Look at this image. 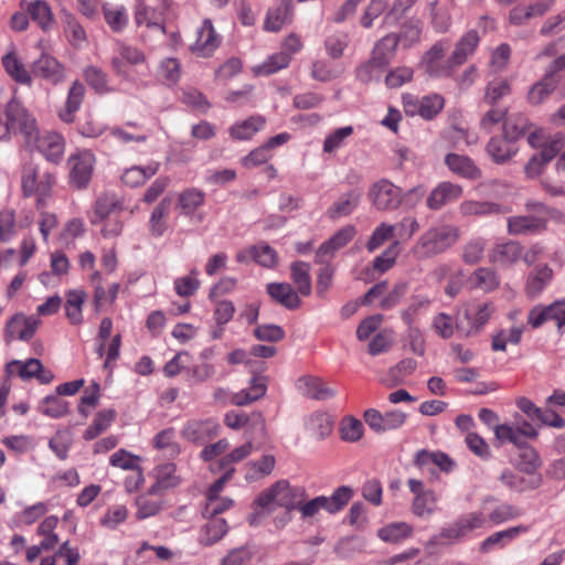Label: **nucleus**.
<instances>
[{
    "label": "nucleus",
    "instance_id": "43",
    "mask_svg": "<svg viewBox=\"0 0 565 565\" xmlns=\"http://www.w3.org/2000/svg\"><path fill=\"white\" fill-rule=\"evenodd\" d=\"M117 52L118 56H115L111 61V65L117 74H126L125 62L131 65H138L146 61L145 54L139 49L131 45L119 43Z\"/></svg>",
    "mask_w": 565,
    "mask_h": 565
},
{
    "label": "nucleus",
    "instance_id": "18",
    "mask_svg": "<svg viewBox=\"0 0 565 565\" xmlns=\"http://www.w3.org/2000/svg\"><path fill=\"white\" fill-rule=\"evenodd\" d=\"M507 226L510 235H533L546 230L547 220L534 215H515L508 218Z\"/></svg>",
    "mask_w": 565,
    "mask_h": 565
},
{
    "label": "nucleus",
    "instance_id": "25",
    "mask_svg": "<svg viewBox=\"0 0 565 565\" xmlns=\"http://www.w3.org/2000/svg\"><path fill=\"white\" fill-rule=\"evenodd\" d=\"M85 96V87L79 81H74L68 89L64 107L58 111L63 122L71 124L79 110Z\"/></svg>",
    "mask_w": 565,
    "mask_h": 565
},
{
    "label": "nucleus",
    "instance_id": "7",
    "mask_svg": "<svg viewBox=\"0 0 565 565\" xmlns=\"http://www.w3.org/2000/svg\"><path fill=\"white\" fill-rule=\"evenodd\" d=\"M369 198L376 210L393 211L403 203V190L382 179L371 186Z\"/></svg>",
    "mask_w": 565,
    "mask_h": 565
},
{
    "label": "nucleus",
    "instance_id": "62",
    "mask_svg": "<svg viewBox=\"0 0 565 565\" xmlns=\"http://www.w3.org/2000/svg\"><path fill=\"white\" fill-rule=\"evenodd\" d=\"M181 76V64L174 57L163 58L158 66V77L167 85H174Z\"/></svg>",
    "mask_w": 565,
    "mask_h": 565
},
{
    "label": "nucleus",
    "instance_id": "15",
    "mask_svg": "<svg viewBox=\"0 0 565 565\" xmlns=\"http://www.w3.org/2000/svg\"><path fill=\"white\" fill-rule=\"evenodd\" d=\"M32 74L40 77L52 85H58L66 78L65 66L54 56L43 53L32 63Z\"/></svg>",
    "mask_w": 565,
    "mask_h": 565
},
{
    "label": "nucleus",
    "instance_id": "59",
    "mask_svg": "<svg viewBox=\"0 0 565 565\" xmlns=\"http://www.w3.org/2000/svg\"><path fill=\"white\" fill-rule=\"evenodd\" d=\"M70 404L61 395H49L39 405V412L51 418H60L68 413Z\"/></svg>",
    "mask_w": 565,
    "mask_h": 565
},
{
    "label": "nucleus",
    "instance_id": "38",
    "mask_svg": "<svg viewBox=\"0 0 565 565\" xmlns=\"http://www.w3.org/2000/svg\"><path fill=\"white\" fill-rule=\"evenodd\" d=\"M516 151L518 149L515 145L505 136L493 137L487 145L488 154L498 164L508 162L516 153Z\"/></svg>",
    "mask_w": 565,
    "mask_h": 565
},
{
    "label": "nucleus",
    "instance_id": "45",
    "mask_svg": "<svg viewBox=\"0 0 565 565\" xmlns=\"http://www.w3.org/2000/svg\"><path fill=\"white\" fill-rule=\"evenodd\" d=\"M31 19L44 31L51 30L54 24V15L50 4L44 0H34L25 6Z\"/></svg>",
    "mask_w": 565,
    "mask_h": 565
},
{
    "label": "nucleus",
    "instance_id": "22",
    "mask_svg": "<svg viewBox=\"0 0 565 565\" xmlns=\"http://www.w3.org/2000/svg\"><path fill=\"white\" fill-rule=\"evenodd\" d=\"M266 291L275 302L289 310L297 309L301 305L299 292L288 282H269Z\"/></svg>",
    "mask_w": 565,
    "mask_h": 565
},
{
    "label": "nucleus",
    "instance_id": "24",
    "mask_svg": "<svg viewBox=\"0 0 565 565\" xmlns=\"http://www.w3.org/2000/svg\"><path fill=\"white\" fill-rule=\"evenodd\" d=\"M445 164L452 173L465 179L478 180L482 175L481 170L468 156L448 153L445 158Z\"/></svg>",
    "mask_w": 565,
    "mask_h": 565
},
{
    "label": "nucleus",
    "instance_id": "16",
    "mask_svg": "<svg viewBox=\"0 0 565 565\" xmlns=\"http://www.w3.org/2000/svg\"><path fill=\"white\" fill-rule=\"evenodd\" d=\"M124 210V203L115 193L105 192L95 201L89 222L93 225L102 224L103 220L119 215Z\"/></svg>",
    "mask_w": 565,
    "mask_h": 565
},
{
    "label": "nucleus",
    "instance_id": "3",
    "mask_svg": "<svg viewBox=\"0 0 565 565\" xmlns=\"http://www.w3.org/2000/svg\"><path fill=\"white\" fill-rule=\"evenodd\" d=\"M460 230L450 224H443L427 230L418 238L414 253L418 258H429L446 252L457 243Z\"/></svg>",
    "mask_w": 565,
    "mask_h": 565
},
{
    "label": "nucleus",
    "instance_id": "35",
    "mask_svg": "<svg viewBox=\"0 0 565 565\" xmlns=\"http://www.w3.org/2000/svg\"><path fill=\"white\" fill-rule=\"evenodd\" d=\"M228 524L223 518H209L201 527L199 542L204 546H211L221 541L228 532Z\"/></svg>",
    "mask_w": 565,
    "mask_h": 565
},
{
    "label": "nucleus",
    "instance_id": "39",
    "mask_svg": "<svg viewBox=\"0 0 565 565\" xmlns=\"http://www.w3.org/2000/svg\"><path fill=\"white\" fill-rule=\"evenodd\" d=\"M159 162H150L146 167H130L126 169L121 174V181L124 184L130 188L140 186L145 184L147 180L152 178L159 171Z\"/></svg>",
    "mask_w": 565,
    "mask_h": 565
},
{
    "label": "nucleus",
    "instance_id": "50",
    "mask_svg": "<svg viewBox=\"0 0 565 565\" xmlns=\"http://www.w3.org/2000/svg\"><path fill=\"white\" fill-rule=\"evenodd\" d=\"M307 430L318 439H324L331 435L333 419L328 413H313L307 420Z\"/></svg>",
    "mask_w": 565,
    "mask_h": 565
},
{
    "label": "nucleus",
    "instance_id": "26",
    "mask_svg": "<svg viewBox=\"0 0 565 565\" xmlns=\"http://www.w3.org/2000/svg\"><path fill=\"white\" fill-rule=\"evenodd\" d=\"M500 482L512 491L523 492L534 490L541 487L543 482L542 476L526 477L519 472L505 469L499 477Z\"/></svg>",
    "mask_w": 565,
    "mask_h": 565
},
{
    "label": "nucleus",
    "instance_id": "5",
    "mask_svg": "<svg viewBox=\"0 0 565 565\" xmlns=\"http://www.w3.org/2000/svg\"><path fill=\"white\" fill-rule=\"evenodd\" d=\"M353 490L349 486L337 488L331 495H319L308 502L302 501L296 510L301 514L302 519L315 516L320 510L334 514L341 511L351 500Z\"/></svg>",
    "mask_w": 565,
    "mask_h": 565
},
{
    "label": "nucleus",
    "instance_id": "52",
    "mask_svg": "<svg viewBox=\"0 0 565 565\" xmlns=\"http://www.w3.org/2000/svg\"><path fill=\"white\" fill-rule=\"evenodd\" d=\"M542 466V460L539 452L531 447L523 449L515 463V468L519 472L524 473L526 477L542 476L539 472Z\"/></svg>",
    "mask_w": 565,
    "mask_h": 565
},
{
    "label": "nucleus",
    "instance_id": "44",
    "mask_svg": "<svg viewBox=\"0 0 565 565\" xmlns=\"http://www.w3.org/2000/svg\"><path fill=\"white\" fill-rule=\"evenodd\" d=\"M154 477L156 483L150 488V493L174 488L181 482L180 477L177 475V467L174 463H163L158 466L154 470Z\"/></svg>",
    "mask_w": 565,
    "mask_h": 565
},
{
    "label": "nucleus",
    "instance_id": "30",
    "mask_svg": "<svg viewBox=\"0 0 565 565\" xmlns=\"http://www.w3.org/2000/svg\"><path fill=\"white\" fill-rule=\"evenodd\" d=\"M361 200V193L356 190H351L342 194L334 201L327 210V216L330 220H338L351 215Z\"/></svg>",
    "mask_w": 565,
    "mask_h": 565
},
{
    "label": "nucleus",
    "instance_id": "47",
    "mask_svg": "<svg viewBox=\"0 0 565 565\" xmlns=\"http://www.w3.org/2000/svg\"><path fill=\"white\" fill-rule=\"evenodd\" d=\"M562 301L555 300L548 306H535L533 307L527 316V323L533 328H540L543 323L548 320H555L558 324V313Z\"/></svg>",
    "mask_w": 565,
    "mask_h": 565
},
{
    "label": "nucleus",
    "instance_id": "19",
    "mask_svg": "<svg viewBox=\"0 0 565 565\" xmlns=\"http://www.w3.org/2000/svg\"><path fill=\"white\" fill-rule=\"evenodd\" d=\"M224 423L227 427L232 429H239L246 425H248L249 435L258 434L259 436H265L266 434V423L265 418L260 413H254L249 418L245 413L231 411L225 414Z\"/></svg>",
    "mask_w": 565,
    "mask_h": 565
},
{
    "label": "nucleus",
    "instance_id": "11",
    "mask_svg": "<svg viewBox=\"0 0 565 565\" xmlns=\"http://www.w3.org/2000/svg\"><path fill=\"white\" fill-rule=\"evenodd\" d=\"M2 126L8 128V137L17 132L30 135L35 129V120L20 102L12 99L6 107V120L2 121Z\"/></svg>",
    "mask_w": 565,
    "mask_h": 565
},
{
    "label": "nucleus",
    "instance_id": "58",
    "mask_svg": "<svg viewBox=\"0 0 565 565\" xmlns=\"http://www.w3.org/2000/svg\"><path fill=\"white\" fill-rule=\"evenodd\" d=\"M6 371L10 376L18 375L26 380L36 377V374L42 371V363L38 359H29L25 362L13 360L6 365Z\"/></svg>",
    "mask_w": 565,
    "mask_h": 565
},
{
    "label": "nucleus",
    "instance_id": "4",
    "mask_svg": "<svg viewBox=\"0 0 565 565\" xmlns=\"http://www.w3.org/2000/svg\"><path fill=\"white\" fill-rule=\"evenodd\" d=\"M56 178L51 171L40 172L32 164L25 166L22 173L21 188L24 196L35 195L36 206L44 207L51 196Z\"/></svg>",
    "mask_w": 565,
    "mask_h": 565
},
{
    "label": "nucleus",
    "instance_id": "17",
    "mask_svg": "<svg viewBox=\"0 0 565 565\" xmlns=\"http://www.w3.org/2000/svg\"><path fill=\"white\" fill-rule=\"evenodd\" d=\"M462 193L463 189L461 185L450 181H443L430 191L426 200V205L429 210L437 211L459 200Z\"/></svg>",
    "mask_w": 565,
    "mask_h": 565
},
{
    "label": "nucleus",
    "instance_id": "61",
    "mask_svg": "<svg viewBox=\"0 0 565 565\" xmlns=\"http://www.w3.org/2000/svg\"><path fill=\"white\" fill-rule=\"evenodd\" d=\"M204 200L203 191L195 188L186 189L179 194L178 207L183 214L190 215L204 203Z\"/></svg>",
    "mask_w": 565,
    "mask_h": 565
},
{
    "label": "nucleus",
    "instance_id": "53",
    "mask_svg": "<svg viewBox=\"0 0 565 565\" xmlns=\"http://www.w3.org/2000/svg\"><path fill=\"white\" fill-rule=\"evenodd\" d=\"M116 418L115 409H104L96 414L92 424L86 428L83 434L85 440H93L100 434L106 431Z\"/></svg>",
    "mask_w": 565,
    "mask_h": 565
},
{
    "label": "nucleus",
    "instance_id": "42",
    "mask_svg": "<svg viewBox=\"0 0 565 565\" xmlns=\"http://www.w3.org/2000/svg\"><path fill=\"white\" fill-rule=\"evenodd\" d=\"M64 305L65 315L72 324L78 326L83 322V305L86 301L87 294L83 289H72L66 292Z\"/></svg>",
    "mask_w": 565,
    "mask_h": 565
},
{
    "label": "nucleus",
    "instance_id": "51",
    "mask_svg": "<svg viewBox=\"0 0 565 565\" xmlns=\"http://www.w3.org/2000/svg\"><path fill=\"white\" fill-rule=\"evenodd\" d=\"M276 465V459L273 455H264L258 460L249 461L246 465L245 479L248 482L257 481L269 476Z\"/></svg>",
    "mask_w": 565,
    "mask_h": 565
},
{
    "label": "nucleus",
    "instance_id": "1",
    "mask_svg": "<svg viewBox=\"0 0 565 565\" xmlns=\"http://www.w3.org/2000/svg\"><path fill=\"white\" fill-rule=\"evenodd\" d=\"M306 498L307 493L302 487L291 486L282 479L260 492L255 504L267 513L273 511V505L284 508L286 510L284 522L286 523L290 520L289 512L296 510Z\"/></svg>",
    "mask_w": 565,
    "mask_h": 565
},
{
    "label": "nucleus",
    "instance_id": "21",
    "mask_svg": "<svg viewBox=\"0 0 565 565\" xmlns=\"http://www.w3.org/2000/svg\"><path fill=\"white\" fill-rule=\"evenodd\" d=\"M218 434V425L211 420H192L182 430V436L188 441L202 445Z\"/></svg>",
    "mask_w": 565,
    "mask_h": 565
},
{
    "label": "nucleus",
    "instance_id": "34",
    "mask_svg": "<svg viewBox=\"0 0 565 565\" xmlns=\"http://www.w3.org/2000/svg\"><path fill=\"white\" fill-rule=\"evenodd\" d=\"M510 210L499 203L487 201H463L459 205V212L463 216H486L491 214H504Z\"/></svg>",
    "mask_w": 565,
    "mask_h": 565
},
{
    "label": "nucleus",
    "instance_id": "57",
    "mask_svg": "<svg viewBox=\"0 0 565 565\" xmlns=\"http://www.w3.org/2000/svg\"><path fill=\"white\" fill-rule=\"evenodd\" d=\"M310 266L305 262H294L290 265L291 280L294 281L297 291L302 296H309L311 294V278H310Z\"/></svg>",
    "mask_w": 565,
    "mask_h": 565
},
{
    "label": "nucleus",
    "instance_id": "28",
    "mask_svg": "<svg viewBox=\"0 0 565 565\" xmlns=\"http://www.w3.org/2000/svg\"><path fill=\"white\" fill-rule=\"evenodd\" d=\"M399 38L397 34L391 33L380 39L375 44L371 53L373 62H376L382 67L390 65L394 58L397 50Z\"/></svg>",
    "mask_w": 565,
    "mask_h": 565
},
{
    "label": "nucleus",
    "instance_id": "23",
    "mask_svg": "<svg viewBox=\"0 0 565 565\" xmlns=\"http://www.w3.org/2000/svg\"><path fill=\"white\" fill-rule=\"evenodd\" d=\"M493 312L494 306L492 302H480L467 307L465 318L468 321L469 328L466 331V335L478 333L489 321Z\"/></svg>",
    "mask_w": 565,
    "mask_h": 565
},
{
    "label": "nucleus",
    "instance_id": "27",
    "mask_svg": "<svg viewBox=\"0 0 565 565\" xmlns=\"http://www.w3.org/2000/svg\"><path fill=\"white\" fill-rule=\"evenodd\" d=\"M523 252V247L520 243L510 241L505 243L495 244L489 253V259L491 263L499 264L501 266H510L516 263Z\"/></svg>",
    "mask_w": 565,
    "mask_h": 565
},
{
    "label": "nucleus",
    "instance_id": "49",
    "mask_svg": "<svg viewBox=\"0 0 565 565\" xmlns=\"http://www.w3.org/2000/svg\"><path fill=\"white\" fill-rule=\"evenodd\" d=\"M292 0H281L280 4L269 10L265 20L267 31L277 32L290 21Z\"/></svg>",
    "mask_w": 565,
    "mask_h": 565
},
{
    "label": "nucleus",
    "instance_id": "46",
    "mask_svg": "<svg viewBox=\"0 0 565 565\" xmlns=\"http://www.w3.org/2000/svg\"><path fill=\"white\" fill-rule=\"evenodd\" d=\"M559 84V77H552L547 73L536 82L527 94V100L532 105H540L546 100Z\"/></svg>",
    "mask_w": 565,
    "mask_h": 565
},
{
    "label": "nucleus",
    "instance_id": "63",
    "mask_svg": "<svg viewBox=\"0 0 565 565\" xmlns=\"http://www.w3.org/2000/svg\"><path fill=\"white\" fill-rule=\"evenodd\" d=\"M487 241L482 237H475L469 239L462 247V260L466 264H478L484 255Z\"/></svg>",
    "mask_w": 565,
    "mask_h": 565
},
{
    "label": "nucleus",
    "instance_id": "13",
    "mask_svg": "<svg viewBox=\"0 0 565 565\" xmlns=\"http://www.w3.org/2000/svg\"><path fill=\"white\" fill-rule=\"evenodd\" d=\"M356 228L345 225L337 231L328 241L323 242L316 252V263L329 264L335 253L347 246L355 236Z\"/></svg>",
    "mask_w": 565,
    "mask_h": 565
},
{
    "label": "nucleus",
    "instance_id": "64",
    "mask_svg": "<svg viewBox=\"0 0 565 565\" xmlns=\"http://www.w3.org/2000/svg\"><path fill=\"white\" fill-rule=\"evenodd\" d=\"M416 462L422 466L434 463L445 472H449L454 467L452 459L448 455L440 451L430 452L422 450L416 456Z\"/></svg>",
    "mask_w": 565,
    "mask_h": 565
},
{
    "label": "nucleus",
    "instance_id": "14",
    "mask_svg": "<svg viewBox=\"0 0 565 565\" xmlns=\"http://www.w3.org/2000/svg\"><path fill=\"white\" fill-rule=\"evenodd\" d=\"M40 323L41 320L35 316L17 313L6 324L4 339L7 342L12 340L29 341L33 338Z\"/></svg>",
    "mask_w": 565,
    "mask_h": 565
},
{
    "label": "nucleus",
    "instance_id": "29",
    "mask_svg": "<svg viewBox=\"0 0 565 565\" xmlns=\"http://www.w3.org/2000/svg\"><path fill=\"white\" fill-rule=\"evenodd\" d=\"M265 117L254 115L232 125L228 132L234 140H249L265 127Z\"/></svg>",
    "mask_w": 565,
    "mask_h": 565
},
{
    "label": "nucleus",
    "instance_id": "40",
    "mask_svg": "<svg viewBox=\"0 0 565 565\" xmlns=\"http://www.w3.org/2000/svg\"><path fill=\"white\" fill-rule=\"evenodd\" d=\"M171 199H162L153 209L149 218V231L153 237H161L168 228Z\"/></svg>",
    "mask_w": 565,
    "mask_h": 565
},
{
    "label": "nucleus",
    "instance_id": "2",
    "mask_svg": "<svg viewBox=\"0 0 565 565\" xmlns=\"http://www.w3.org/2000/svg\"><path fill=\"white\" fill-rule=\"evenodd\" d=\"M527 142L533 148H541L525 164L524 171L527 178L534 179L542 174L545 166L552 161L565 146V135L556 132L546 136L543 129L531 132Z\"/></svg>",
    "mask_w": 565,
    "mask_h": 565
},
{
    "label": "nucleus",
    "instance_id": "6",
    "mask_svg": "<svg viewBox=\"0 0 565 565\" xmlns=\"http://www.w3.org/2000/svg\"><path fill=\"white\" fill-rule=\"evenodd\" d=\"M447 41L436 42L423 56L422 67L425 73L431 77H447L450 76L455 67L452 57L445 60V54L449 50Z\"/></svg>",
    "mask_w": 565,
    "mask_h": 565
},
{
    "label": "nucleus",
    "instance_id": "54",
    "mask_svg": "<svg viewBox=\"0 0 565 565\" xmlns=\"http://www.w3.org/2000/svg\"><path fill=\"white\" fill-rule=\"evenodd\" d=\"M511 94V81L503 77H495L488 82L484 88L483 102L487 105L495 106L497 103Z\"/></svg>",
    "mask_w": 565,
    "mask_h": 565
},
{
    "label": "nucleus",
    "instance_id": "37",
    "mask_svg": "<svg viewBox=\"0 0 565 565\" xmlns=\"http://www.w3.org/2000/svg\"><path fill=\"white\" fill-rule=\"evenodd\" d=\"M38 148L49 161L56 163L63 157L65 141L62 135L47 132L39 139Z\"/></svg>",
    "mask_w": 565,
    "mask_h": 565
},
{
    "label": "nucleus",
    "instance_id": "55",
    "mask_svg": "<svg viewBox=\"0 0 565 565\" xmlns=\"http://www.w3.org/2000/svg\"><path fill=\"white\" fill-rule=\"evenodd\" d=\"M413 527L406 522H393L377 531V536L391 544L399 543L401 541L412 536Z\"/></svg>",
    "mask_w": 565,
    "mask_h": 565
},
{
    "label": "nucleus",
    "instance_id": "12",
    "mask_svg": "<svg viewBox=\"0 0 565 565\" xmlns=\"http://www.w3.org/2000/svg\"><path fill=\"white\" fill-rule=\"evenodd\" d=\"M487 516L482 512H470L459 516L454 523L440 532L443 539L458 541L468 536L475 530L486 526Z\"/></svg>",
    "mask_w": 565,
    "mask_h": 565
},
{
    "label": "nucleus",
    "instance_id": "41",
    "mask_svg": "<svg viewBox=\"0 0 565 565\" xmlns=\"http://www.w3.org/2000/svg\"><path fill=\"white\" fill-rule=\"evenodd\" d=\"M553 278V270L547 265L535 268L527 277L525 292L530 298H536Z\"/></svg>",
    "mask_w": 565,
    "mask_h": 565
},
{
    "label": "nucleus",
    "instance_id": "33",
    "mask_svg": "<svg viewBox=\"0 0 565 565\" xmlns=\"http://www.w3.org/2000/svg\"><path fill=\"white\" fill-rule=\"evenodd\" d=\"M102 12L106 24L114 33L125 31L129 22L128 10L125 6L105 2L102 4Z\"/></svg>",
    "mask_w": 565,
    "mask_h": 565
},
{
    "label": "nucleus",
    "instance_id": "31",
    "mask_svg": "<svg viewBox=\"0 0 565 565\" xmlns=\"http://www.w3.org/2000/svg\"><path fill=\"white\" fill-rule=\"evenodd\" d=\"M267 392V381L264 376H254L247 388L232 395L231 402L236 406H244L262 398Z\"/></svg>",
    "mask_w": 565,
    "mask_h": 565
},
{
    "label": "nucleus",
    "instance_id": "8",
    "mask_svg": "<svg viewBox=\"0 0 565 565\" xmlns=\"http://www.w3.org/2000/svg\"><path fill=\"white\" fill-rule=\"evenodd\" d=\"M95 164V156L89 150H78L68 158L70 181L77 189H84L89 183Z\"/></svg>",
    "mask_w": 565,
    "mask_h": 565
},
{
    "label": "nucleus",
    "instance_id": "36",
    "mask_svg": "<svg viewBox=\"0 0 565 565\" xmlns=\"http://www.w3.org/2000/svg\"><path fill=\"white\" fill-rule=\"evenodd\" d=\"M298 390L307 397L324 401L335 395V391L326 386L324 383L315 376H302L297 381Z\"/></svg>",
    "mask_w": 565,
    "mask_h": 565
},
{
    "label": "nucleus",
    "instance_id": "56",
    "mask_svg": "<svg viewBox=\"0 0 565 565\" xmlns=\"http://www.w3.org/2000/svg\"><path fill=\"white\" fill-rule=\"evenodd\" d=\"M6 72L19 84L31 86L32 77L18 56L10 52L2 57Z\"/></svg>",
    "mask_w": 565,
    "mask_h": 565
},
{
    "label": "nucleus",
    "instance_id": "60",
    "mask_svg": "<svg viewBox=\"0 0 565 565\" xmlns=\"http://www.w3.org/2000/svg\"><path fill=\"white\" fill-rule=\"evenodd\" d=\"M289 63L290 54L278 52L270 55L264 63L254 66L253 72L255 75L267 76L287 67Z\"/></svg>",
    "mask_w": 565,
    "mask_h": 565
},
{
    "label": "nucleus",
    "instance_id": "32",
    "mask_svg": "<svg viewBox=\"0 0 565 565\" xmlns=\"http://www.w3.org/2000/svg\"><path fill=\"white\" fill-rule=\"evenodd\" d=\"M467 285L470 289L491 292L500 286V278L495 270L489 267H479L467 278Z\"/></svg>",
    "mask_w": 565,
    "mask_h": 565
},
{
    "label": "nucleus",
    "instance_id": "20",
    "mask_svg": "<svg viewBox=\"0 0 565 565\" xmlns=\"http://www.w3.org/2000/svg\"><path fill=\"white\" fill-rule=\"evenodd\" d=\"M529 530L530 526L520 524L502 531H498L489 535L480 543L479 551L480 553L487 554L493 551L494 548H504L510 542L515 540L518 536L527 533Z\"/></svg>",
    "mask_w": 565,
    "mask_h": 565
},
{
    "label": "nucleus",
    "instance_id": "48",
    "mask_svg": "<svg viewBox=\"0 0 565 565\" xmlns=\"http://www.w3.org/2000/svg\"><path fill=\"white\" fill-rule=\"evenodd\" d=\"M479 43L478 32L475 30L468 31L456 44L451 54L452 63L456 66L463 64L468 56L471 55Z\"/></svg>",
    "mask_w": 565,
    "mask_h": 565
},
{
    "label": "nucleus",
    "instance_id": "9",
    "mask_svg": "<svg viewBox=\"0 0 565 565\" xmlns=\"http://www.w3.org/2000/svg\"><path fill=\"white\" fill-rule=\"evenodd\" d=\"M407 483L414 494L411 505L413 514L424 520L429 519L437 511V494L426 489L420 480L409 479Z\"/></svg>",
    "mask_w": 565,
    "mask_h": 565
},
{
    "label": "nucleus",
    "instance_id": "10",
    "mask_svg": "<svg viewBox=\"0 0 565 565\" xmlns=\"http://www.w3.org/2000/svg\"><path fill=\"white\" fill-rule=\"evenodd\" d=\"M222 38L216 33L211 19H204L196 29L195 41L190 44V52L201 58H207L213 55L220 46Z\"/></svg>",
    "mask_w": 565,
    "mask_h": 565
}]
</instances>
